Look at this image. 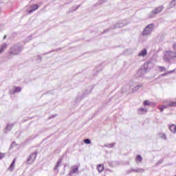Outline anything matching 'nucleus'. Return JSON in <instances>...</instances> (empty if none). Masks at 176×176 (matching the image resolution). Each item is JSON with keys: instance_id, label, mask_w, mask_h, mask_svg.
<instances>
[{"instance_id": "2", "label": "nucleus", "mask_w": 176, "mask_h": 176, "mask_svg": "<svg viewBox=\"0 0 176 176\" xmlns=\"http://www.w3.org/2000/svg\"><path fill=\"white\" fill-rule=\"evenodd\" d=\"M153 24H149L148 26H146L144 30H143L142 35L143 36H145L146 35H149V34H151V32H152V31H153Z\"/></svg>"}, {"instance_id": "16", "label": "nucleus", "mask_w": 176, "mask_h": 176, "mask_svg": "<svg viewBox=\"0 0 176 176\" xmlns=\"http://www.w3.org/2000/svg\"><path fill=\"white\" fill-rule=\"evenodd\" d=\"M144 104L145 106L151 105V104L149 103V100H144Z\"/></svg>"}, {"instance_id": "3", "label": "nucleus", "mask_w": 176, "mask_h": 176, "mask_svg": "<svg viewBox=\"0 0 176 176\" xmlns=\"http://www.w3.org/2000/svg\"><path fill=\"white\" fill-rule=\"evenodd\" d=\"M37 155H38V153H36V152L32 153V154H30V155L29 156V157L28 159V164H32V163H34V162H35Z\"/></svg>"}, {"instance_id": "22", "label": "nucleus", "mask_w": 176, "mask_h": 176, "mask_svg": "<svg viewBox=\"0 0 176 176\" xmlns=\"http://www.w3.org/2000/svg\"><path fill=\"white\" fill-rule=\"evenodd\" d=\"M6 36H4L3 39H6Z\"/></svg>"}, {"instance_id": "24", "label": "nucleus", "mask_w": 176, "mask_h": 176, "mask_svg": "<svg viewBox=\"0 0 176 176\" xmlns=\"http://www.w3.org/2000/svg\"><path fill=\"white\" fill-rule=\"evenodd\" d=\"M10 54H13V53H12V52H10Z\"/></svg>"}, {"instance_id": "21", "label": "nucleus", "mask_w": 176, "mask_h": 176, "mask_svg": "<svg viewBox=\"0 0 176 176\" xmlns=\"http://www.w3.org/2000/svg\"><path fill=\"white\" fill-rule=\"evenodd\" d=\"M140 111H141V112L144 111V109H140Z\"/></svg>"}, {"instance_id": "13", "label": "nucleus", "mask_w": 176, "mask_h": 176, "mask_svg": "<svg viewBox=\"0 0 176 176\" xmlns=\"http://www.w3.org/2000/svg\"><path fill=\"white\" fill-rule=\"evenodd\" d=\"M168 107H169L168 104V105H160L159 109L161 112H163V110L166 109V108H167Z\"/></svg>"}, {"instance_id": "14", "label": "nucleus", "mask_w": 176, "mask_h": 176, "mask_svg": "<svg viewBox=\"0 0 176 176\" xmlns=\"http://www.w3.org/2000/svg\"><path fill=\"white\" fill-rule=\"evenodd\" d=\"M15 163H16V159H14V160L12 161V163L10 166L9 170H13Z\"/></svg>"}, {"instance_id": "4", "label": "nucleus", "mask_w": 176, "mask_h": 176, "mask_svg": "<svg viewBox=\"0 0 176 176\" xmlns=\"http://www.w3.org/2000/svg\"><path fill=\"white\" fill-rule=\"evenodd\" d=\"M163 10V7H157L154 10L152 11L151 14H158V13H160Z\"/></svg>"}, {"instance_id": "6", "label": "nucleus", "mask_w": 176, "mask_h": 176, "mask_svg": "<svg viewBox=\"0 0 176 176\" xmlns=\"http://www.w3.org/2000/svg\"><path fill=\"white\" fill-rule=\"evenodd\" d=\"M146 54H148V52L146 51V49H144L139 53L138 56L139 57H145Z\"/></svg>"}, {"instance_id": "8", "label": "nucleus", "mask_w": 176, "mask_h": 176, "mask_svg": "<svg viewBox=\"0 0 176 176\" xmlns=\"http://www.w3.org/2000/svg\"><path fill=\"white\" fill-rule=\"evenodd\" d=\"M8 47V45L6 43H3L0 46V54L3 53L5 50Z\"/></svg>"}, {"instance_id": "9", "label": "nucleus", "mask_w": 176, "mask_h": 176, "mask_svg": "<svg viewBox=\"0 0 176 176\" xmlns=\"http://www.w3.org/2000/svg\"><path fill=\"white\" fill-rule=\"evenodd\" d=\"M169 129L170 131L172 132V133H175L176 131V125L175 124H171L170 126H169Z\"/></svg>"}, {"instance_id": "1", "label": "nucleus", "mask_w": 176, "mask_h": 176, "mask_svg": "<svg viewBox=\"0 0 176 176\" xmlns=\"http://www.w3.org/2000/svg\"><path fill=\"white\" fill-rule=\"evenodd\" d=\"M173 49L175 52L167 51L164 56V60H171V58H175L176 57V43L173 45Z\"/></svg>"}, {"instance_id": "12", "label": "nucleus", "mask_w": 176, "mask_h": 176, "mask_svg": "<svg viewBox=\"0 0 176 176\" xmlns=\"http://www.w3.org/2000/svg\"><path fill=\"white\" fill-rule=\"evenodd\" d=\"M78 168H79L78 167V166H76V165L73 166L72 168V173H77L78 170Z\"/></svg>"}, {"instance_id": "20", "label": "nucleus", "mask_w": 176, "mask_h": 176, "mask_svg": "<svg viewBox=\"0 0 176 176\" xmlns=\"http://www.w3.org/2000/svg\"><path fill=\"white\" fill-rule=\"evenodd\" d=\"M161 71H166V67H160Z\"/></svg>"}, {"instance_id": "17", "label": "nucleus", "mask_w": 176, "mask_h": 176, "mask_svg": "<svg viewBox=\"0 0 176 176\" xmlns=\"http://www.w3.org/2000/svg\"><path fill=\"white\" fill-rule=\"evenodd\" d=\"M85 144H91V142L89 139L84 140Z\"/></svg>"}, {"instance_id": "10", "label": "nucleus", "mask_w": 176, "mask_h": 176, "mask_svg": "<svg viewBox=\"0 0 176 176\" xmlns=\"http://www.w3.org/2000/svg\"><path fill=\"white\" fill-rule=\"evenodd\" d=\"M21 88L20 87H14L12 93H20Z\"/></svg>"}, {"instance_id": "23", "label": "nucleus", "mask_w": 176, "mask_h": 176, "mask_svg": "<svg viewBox=\"0 0 176 176\" xmlns=\"http://www.w3.org/2000/svg\"><path fill=\"white\" fill-rule=\"evenodd\" d=\"M166 74H162V76H164Z\"/></svg>"}, {"instance_id": "5", "label": "nucleus", "mask_w": 176, "mask_h": 176, "mask_svg": "<svg viewBox=\"0 0 176 176\" xmlns=\"http://www.w3.org/2000/svg\"><path fill=\"white\" fill-rule=\"evenodd\" d=\"M32 9L30 10L28 13H33V12H35V10H38L39 9V6L37 4H34L31 6Z\"/></svg>"}, {"instance_id": "15", "label": "nucleus", "mask_w": 176, "mask_h": 176, "mask_svg": "<svg viewBox=\"0 0 176 176\" xmlns=\"http://www.w3.org/2000/svg\"><path fill=\"white\" fill-rule=\"evenodd\" d=\"M168 107H176V102H170Z\"/></svg>"}, {"instance_id": "7", "label": "nucleus", "mask_w": 176, "mask_h": 176, "mask_svg": "<svg viewBox=\"0 0 176 176\" xmlns=\"http://www.w3.org/2000/svg\"><path fill=\"white\" fill-rule=\"evenodd\" d=\"M97 170H98V173H102V171H104V164H98L97 166Z\"/></svg>"}, {"instance_id": "11", "label": "nucleus", "mask_w": 176, "mask_h": 176, "mask_svg": "<svg viewBox=\"0 0 176 176\" xmlns=\"http://www.w3.org/2000/svg\"><path fill=\"white\" fill-rule=\"evenodd\" d=\"M136 163H141L142 162V157L140 155H138L135 158Z\"/></svg>"}, {"instance_id": "18", "label": "nucleus", "mask_w": 176, "mask_h": 176, "mask_svg": "<svg viewBox=\"0 0 176 176\" xmlns=\"http://www.w3.org/2000/svg\"><path fill=\"white\" fill-rule=\"evenodd\" d=\"M170 4H171L172 6H175V5H176V0H173L170 2Z\"/></svg>"}, {"instance_id": "19", "label": "nucleus", "mask_w": 176, "mask_h": 176, "mask_svg": "<svg viewBox=\"0 0 176 176\" xmlns=\"http://www.w3.org/2000/svg\"><path fill=\"white\" fill-rule=\"evenodd\" d=\"M3 157H5V153H0V160L3 159Z\"/></svg>"}]
</instances>
